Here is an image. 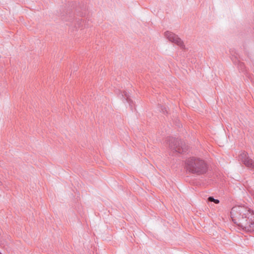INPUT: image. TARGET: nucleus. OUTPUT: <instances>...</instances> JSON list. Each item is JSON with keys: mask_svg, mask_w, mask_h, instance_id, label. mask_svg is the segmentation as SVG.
I'll return each instance as SVG.
<instances>
[{"mask_svg": "<svg viewBox=\"0 0 254 254\" xmlns=\"http://www.w3.org/2000/svg\"><path fill=\"white\" fill-rule=\"evenodd\" d=\"M246 167L251 170H254V161L249 158L245 163H243Z\"/></svg>", "mask_w": 254, "mask_h": 254, "instance_id": "6e6552de", "label": "nucleus"}, {"mask_svg": "<svg viewBox=\"0 0 254 254\" xmlns=\"http://www.w3.org/2000/svg\"><path fill=\"white\" fill-rule=\"evenodd\" d=\"M238 67L242 72L245 71V65L243 63L239 61Z\"/></svg>", "mask_w": 254, "mask_h": 254, "instance_id": "9d476101", "label": "nucleus"}, {"mask_svg": "<svg viewBox=\"0 0 254 254\" xmlns=\"http://www.w3.org/2000/svg\"><path fill=\"white\" fill-rule=\"evenodd\" d=\"M233 222L247 232H254V212L242 206L233 207L230 212Z\"/></svg>", "mask_w": 254, "mask_h": 254, "instance_id": "f257e3e1", "label": "nucleus"}, {"mask_svg": "<svg viewBox=\"0 0 254 254\" xmlns=\"http://www.w3.org/2000/svg\"><path fill=\"white\" fill-rule=\"evenodd\" d=\"M161 111L164 114L168 113L167 109L166 107L160 105Z\"/></svg>", "mask_w": 254, "mask_h": 254, "instance_id": "9b49d317", "label": "nucleus"}, {"mask_svg": "<svg viewBox=\"0 0 254 254\" xmlns=\"http://www.w3.org/2000/svg\"><path fill=\"white\" fill-rule=\"evenodd\" d=\"M0 254H1L0 253Z\"/></svg>", "mask_w": 254, "mask_h": 254, "instance_id": "ddd939ff", "label": "nucleus"}, {"mask_svg": "<svg viewBox=\"0 0 254 254\" xmlns=\"http://www.w3.org/2000/svg\"><path fill=\"white\" fill-rule=\"evenodd\" d=\"M186 166L187 170L194 175H203L208 171L207 164L199 158L192 157L188 158L186 161Z\"/></svg>", "mask_w": 254, "mask_h": 254, "instance_id": "f03ea898", "label": "nucleus"}, {"mask_svg": "<svg viewBox=\"0 0 254 254\" xmlns=\"http://www.w3.org/2000/svg\"><path fill=\"white\" fill-rule=\"evenodd\" d=\"M165 36L169 41L180 46L182 49H185V46L183 41L178 35L172 32L167 31L165 32Z\"/></svg>", "mask_w": 254, "mask_h": 254, "instance_id": "39448f33", "label": "nucleus"}, {"mask_svg": "<svg viewBox=\"0 0 254 254\" xmlns=\"http://www.w3.org/2000/svg\"><path fill=\"white\" fill-rule=\"evenodd\" d=\"M85 12L84 11V12H79L78 13V15L80 16V17H83V16H84L85 15Z\"/></svg>", "mask_w": 254, "mask_h": 254, "instance_id": "f8f14e48", "label": "nucleus"}, {"mask_svg": "<svg viewBox=\"0 0 254 254\" xmlns=\"http://www.w3.org/2000/svg\"><path fill=\"white\" fill-rule=\"evenodd\" d=\"M62 16L64 20L71 21V23L69 26L72 30H77L78 28L82 29L89 25L88 21L87 23L84 22V19L79 17H75L72 12L70 11L66 12L65 15H63Z\"/></svg>", "mask_w": 254, "mask_h": 254, "instance_id": "20e7f679", "label": "nucleus"}, {"mask_svg": "<svg viewBox=\"0 0 254 254\" xmlns=\"http://www.w3.org/2000/svg\"><path fill=\"white\" fill-rule=\"evenodd\" d=\"M167 143L172 153L182 154L188 150V147L179 138L169 137L167 139Z\"/></svg>", "mask_w": 254, "mask_h": 254, "instance_id": "7ed1b4c3", "label": "nucleus"}, {"mask_svg": "<svg viewBox=\"0 0 254 254\" xmlns=\"http://www.w3.org/2000/svg\"><path fill=\"white\" fill-rule=\"evenodd\" d=\"M250 157L246 151H243L239 156V159L243 163H245Z\"/></svg>", "mask_w": 254, "mask_h": 254, "instance_id": "0eeeda50", "label": "nucleus"}, {"mask_svg": "<svg viewBox=\"0 0 254 254\" xmlns=\"http://www.w3.org/2000/svg\"><path fill=\"white\" fill-rule=\"evenodd\" d=\"M207 201L209 202H213L215 204H218L219 203V200L217 199H215L213 196H209L207 198Z\"/></svg>", "mask_w": 254, "mask_h": 254, "instance_id": "1a4fd4ad", "label": "nucleus"}, {"mask_svg": "<svg viewBox=\"0 0 254 254\" xmlns=\"http://www.w3.org/2000/svg\"><path fill=\"white\" fill-rule=\"evenodd\" d=\"M117 94H118V97L122 99L123 102H124V100H126L129 104L130 109L132 111L134 103L133 101L130 98L129 93L125 90L123 91L119 90Z\"/></svg>", "mask_w": 254, "mask_h": 254, "instance_id": "423d86ee", "label": "nucleus"}]
</instances>
